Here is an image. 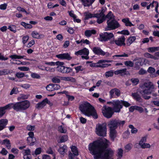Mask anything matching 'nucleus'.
Instances as JSON below:
<instances>
[{"mask_svg": "<svg viewBox=\"0 0 159 159\" xmlns=\"http://www.w3.org/2000/svg\"><path fill=\"white\" fill-rule=\"evenodd\" d=\"M108 141L105 139H97L89 144L88 149L90 153L93 155L94 159H113L114 152L108 148Z\"/></svg>", "mask_w": 159, "mask_h": 159, "instance_id": "nucleus-1", "label": "nucleus"}, {"mask_svg": "<svg viewBox=\"0 0 159 159\" xmlns=\"http://www.w3.org/2000/svg\"><path fill=\"white\" fill-rule=\"evenodd\" d=\"M79 109L82 113L88 117L92 116L94 119L98 118V115L94 107L87 102L80 105Z\"/></svg>", "mask_w": 159, "mask_h": 159, "instance_id": "nucleus-2", "label": "nucleus"}, {"mask_svg": "<svg viewBox=\"0 0 159 159\" xmlns=\"http://www.w3.org/2000/svg\"><path fill=\"white\" fill-rule=\"evenodd\" d=\"M140 87L141 89L140 93L144 99L148 100L151 98L150 96H147L146 94L148 95L152 93V95L154 97L157 96V93H152L154 90V86L152 83L151 82L144 83Z\"/></svg>", "mask_w": 159, "mask_h": 159, "instance_id": "nucleus-3", "label": "nucleus"}, {"mask_svg": "<svg viewBox=\"0 0 159 159\" xmlns=\"http://www.w3.org/2000/svg\"><path fill=\"white\" fill-rule=\"evenodd\" d=\"M30 106V102L27 100L19 101L14 103V110L17 112L23 111L28 109Z\"/></svg>", "mask_w": 159, "mask_h": 159, "instance_id": "nucleus-4", "label": "nucleus"}, {"mask_svg": "<svg viewBox=\"0 0 159 159\" xmlns=\"http://www.w3.org/2000/svg\"><path fill=\"white\" fill-rule=\"evenodd\" d=\"M125 120L113 119L110 120L107 123V126L110 129H116L118 127H123L125 123Z\"/></svg>", "mask_w": 159, "mask_h": 159, "instance_id": "nucleus-5", "label": "nucleus"}, {"mask_svg": "<svg viewBox=\"0 0 159 159\" xmlns=\"http://www.w3.org/2000/svg\"><path fill=\"white\" fill-rule=\"evenodd\" d=\"M96 134L99 136L105 137L107 134V125L105 123L98 124L96 128Z\"/></svg>", "mask_w": 159, "mask_h": 159, "instance_id": "nucleus-6", "label": "nucleus"}, {"mask_svg": "<svg viewBox=\"0 0 159 159\" xmlns=\"http://www.w3.org/2000/svg\"><path fill=\"white\" fill-rule=\"evenodd\" d=\"M102 111L103 116L107 119L111 118L115 113L112 107L106 105L103 106Z\"/></svg>", "mask_w": 159, "mask_h": 159, "instance_id": "nucleus-7", "label": "nucleus"}, {"mask_svg": "<svg viewBox=\"0 0 159 159\" xmlns=\"http://www.w3.org/2000/svg\"><path fill=\"white\" fill-rule=\"evenodd\" d=\"M107 26L105 28L106 30H115L120 26L119 22L115 19L107 20Z\"/></svg>", "mask_w": 159, "mask_h": 159, "instance_id": "nucleus-8", "label": "nucleus"}, {"mask_svg": "<svg viewBox=\"0 0 159 159\" xmlns=\"http://www.w3.org/2000/svg\"><path fill=\"white\" fill-rule=\"evenodd\" d=\"M108 104H111L112 107V108L115 113H119L121 110L123 108L120 100H117L113 101L112 102H107Z\"/></svg>", "mask_w": 159, "mask_h": 159, "instance_id": "nucleus-9", "label": "nucleus"}, {"mask_svg": "<svg viewBox=\"0 0 159 159\" xmlns=\"http://www.w3.org/2000/svg\"><path fill=\"white\" fill-rule=\"evenodd\" d=\"M98 38L99 41L101 42H107L114 37V35L113 33L108 32H104L101 33L99 34Z\"/></svg>", "mask_w": 159, "mask_h": 159, "instance_id": "nucleus-10", "label": "nucleus"}, {"mask_svg": "<svg viewBox=\"0 0 159 159\" xmlns=\"http://www.w3.org/2000/svg\"><path fill=\"white\" fill-rule=\"evenodd\" d=\"M107 9L106 7H102L101 10H99L98 11L99 13L95 14L96 18H97L96 22L99 24H100L103 22L102 19L104 18V17L105 15L104 14L105 12L106 11Z\"/></svg>", "mask_w": 159, "mask_h": 159, "instance_id": "nucleus-11", "label": "nucleus"}, {"mask_svg": "<svg viewBox=\"0 0 159 159\" xmlns=\"http://www.w3.org/2000/svg\"><path fill=\"white\" fill-rule=\"evenodd\" d=\"M125 38L124 36L122 35L121 37L119 38L117 40H113L111 42V43L113 44L115 43L117 46H125L126 44L125 43Z\"/></svg>", "mask_w": 159, "mask_h": 159, "instance_id": "nucleus-12", "label": "nucleus"}, {"mask_svg": "<svg viewBox=\"0 0 159 159\" xmlns=\"http://www.w3.org/2000/svg\"><path fill=\"white\" fill-rule=\"evenodd\" d=\"M56 57L61 60H66L68 61H70L72 59V57L68 53L57 54L56 55Z\"/></svg>", "mask_w": 159, "mask_h": 159, "instance_id": "nucleus-13", "label": "nucleus"}, {"mask_svg": "<svg viewBox=\"0 0 159 159\" xmlns=\"http://www.w3.org/2000/svg\"><path fill=\"white\" fill-rule=\"evenodd\" d=\"M92 51L96 55L104 56L105 54V52L103 51L100 47H94L93 48Z\"/></svg>", "mask_w": 159, "mask_h": 159, "instance_id": "nucleus-14", "label": "nucleus"}, {"mask_svg": "<svg viewBox=\"0 0 159 159\" xmlns=\"http://www.w3.org/2000/svg\"><path fill=\"white\" fill-rule=\"evenodd\" d=\"M50 103V101L48 100L47 98H46L41 102L38 103L36 106V108L39 109H42L43 108L47 103L49 104Z\"/></svg>", "mask_w": 159, "mask_h": 159, "instance_id": "nucleus-15", "label": "nucleus"}, {"mask_svg": "<svg viewBox=\"0 0 159 159\" xmlns=\"http://www.w3.org/2000/svg\"><path fill=\"white\" fill-rule=\"evenodd\" d=\"M8 123V121L7 119H2L0 120V131L6 128Z\"/></svg>", "mask_w": 159, "mask_h": 159, "instance_id": "nucleus-16", "label": "nucleus"}, {"mask_svg": "<svg viewBox=\"0 0 159 159\" xmlns=\"http://www.w3.org/2000/svg\"><path fill=\"white\" fill-rule=\"evenodd\" d=\"M114 93L117 97H119L120 95V90L117 88H115L111 89L109 93L111 98L113 97Z\"/></svg>", "mask_w": 159, "mask_h": 159, "instance_id": "nucleus-17", "label": "nucleus"}, {"mask_svg": "<svg viewBox=\"0 0 159 159\" xmlns=\"http://www.w3.org/2000/svg\"><path fill=\"white\" fill-rule=\"evenodd\" d=\"M109 136L111 141H114L116 137L117 131L116 129H109Z\"/></svg>", "mask_w": 159, "mask_h": 159, "instance_id": "nucleus-18", "label": "nucleus"}, {"mask_svg": "<svg viewBox=\"0 0 159 159\" xmlns=\"http://www.w3.org/2000/svg\"><path fill=\"white\" fill-rule=\"evenodd\" d=\"M132 96L133 97L134 99L136 101L139 102H143V99L141 98L140 95L137 92L133 93L132 94Z\"/></svg>", "mask_w": 159, "mask_h": 159, "instance_id": "nucleus-19", "label": "nucleus"}, {"mask_svg": "<svg viewBox=\"0 0 159 159\" xmlns=\"http://www.w3.org/2000/svg\"><path fill=\"white\" fill-rule=\"evenodd\" d=\"M67 147L66 145H64L63 146L60 147L58 151L59 153L63 155L67 151Z\"/></svg>", "mask_w": 159, "mask_h": 159, "instance_id": "nucleus-20", "label": "nucleus"}, {"mask_svg": "<svg viewBox=\"0 0 159 159\" xmlns=\"http://www.w3.org/2000/svg\"><path fill=\"white\" fill-rule=\"evenodd\" d=\"M32 36L33 38L37 39L42 38L44 36L43 34H39L36 31H34L32 32Z\"/></svg>", "mask_w": 159, "mask_h": 159, "instance_id": "nucleus-21", "label": "nucleus"}, {"mask_svg": "<svg viewBox=\"0 0 159 159\" xmlns=\"http://www.w3.org/2000/svg\"><path fill=\"white\" fill-rule=\"evenodd\" d=\"M96 31L94 30H87L84 32V34L88 37H90L92 34H96Z\"/></svg>", "mask_w": 159, "mask_h": 159, "instance_id": "nucleus-22", "label": "nucleus"}, {"mask_svg": "<svg viewBox=\"0 0 159 159\" xmlns=\"http://www.w3.org/2000/svg\"><path fill=\"white\" fill-rule=\"evenodd\" d=\"M84 15L85 16L84 20H88L92 17H96L95 14H92L88 12H85Z\"/></svg>", "mask_w": 159, "mask_h": 159, "instance_id": "nucleus-23", "label": "nucleus"}, {"mask_svg": "<svg viewBox=\"0 0 159 159\" xmlns=\"http://www.w3.org/2000/svg\"><path fill=\"white\" fill-rule=\"evenodd\" d=\"M2 145H6V147L8 149L11 148V145L10 141L8 139H6L3 140L1 142Z\"/></svg>", "mask_w": 159, "mask_h": 159, "instance_id": "nucleus-24", "label": "nucleus"}, {"mask_svg": "<svg viewBox=\"0 0 159 159\" xmlns=\"http://www.w3.org/2000/svg\"><path fill=\"white\" fill-rule=\"evenodd\" d=\"M122 21L125 23V25L126 26L131 27L134 25L129 21V19L128 18L123 19L122 20Z\"/></svg>", "mask_w": 159, "mask_h": 159, "instance_id": "nucleus-25", "label": "nucleus"}, {"mask_svg": "<svg viewBox=\"0 0 159 159\" xmlns=\"http://www.w3.org/2000/svg\"><path fill=\"white\" fill-rule=\"evenodd\" d=\"M136 38L135 36L129 37L126 40V45L129 46L136 40Z\"/></svg>", "mask_w": 159, "mask_h": 159, "instance_id": "nucleus-26", "label": "nucleus"}, {"mask_svg": "<svg viewBox=\"0 0 159 159\" xmlns=\"http://www.w3.org/2000/svg\"><path fill=\"white\" fill-rule=\"evenodd\" d=\"M70 148L71 149V151L72 152V153H73L74 155H75V156H77L79 155V152L77 147L75 146L72 145Z\"/></svg>", "mask_w": 159, "mask_h": 159, "instance_id": "nucleus-27", "label": "nucleus"}, {"mask_svg": "<svg viewBox=\"0 0 159 159\" xmlns=\"http://www.w3.org/2000/svg\"><path fill=\"white\" fill-rule=\"evenodd\" d=\"M112 16L114 17L112 11H109L106 15L104 17V18L102 19L103 22L107 18L109 19L108 20H112L111 19L112 18Z\"/></svg>", "mask_w": 159, "mask_h": 159, "instance_id": "nucleus-28", "label": "nucleus"}, {"mask_svg": "<svg viewBox=\"0 0 159 159\" xmlns=\"http://www.w3.org/2000/svg\"><path fill=\"white\" fill-rule=\"evenodd\" d=\"M144 56L146 58L152 59L155 60H158V58L157 57L153 56L148 52H146L144 54Z\"/></svg>", "mask_w": 159, "mask_h": 159, "instance_id": "nucleus-29", "label": "nucleus"}, {"mask_svg": "<svg viewBox=\"0 0 159 159\" xmlns=\"http://www.w3.org/2000/svg\"><path fill=\"white\" fill-rule=\"evenodd\" d=\"M2 74L3 75H6L9 74H11L14 73L13 71L11 69H4L2 70Z\"/></svg>", "mask_w": 159, "mask_h": 159, "instance_id": "nucleus-30", "label": "nucleus"}, {"mask_svg": "<svg viewBox=\"0 0 159 159\" xmlns=\"http://www.w3.org/2000/svg\"><path fill=\"white\" fill-rule=\"evenodd\" d=\"M148 51L149 52H154L159 51V47H149L147 48Z\"/></svg>", "mask_w": 159, "mask_h": 159, "instance_id": "nucleus-31", "label": "nucleus"}, {"mask_svg": "<svg viewBox=\"0 0 159 159\" xmlns=\"http://www.w3.org/2000/svg\"><path fill=\"white\" fill-rule=\"evenodd\" d=\"M14 103H10L8 104L4 107H3V108L5 111L7 109H10L13 108L14 110Z\"/></svg>", "mask_w": 159, "mask_h": 159, "instance_id": "nucleus-32", "label": "nucleus"}, {"mask_svg": "<svg viewBox=\"0 0 159 159\" xmlns=\"http://www.w3.org/2000/svg\"><path fill=\"white\" fill-rule=\"evenodd\" d=\"M68 139V137L67 135H63L60 138V140L58 141V143H64Z\"/></svg>", "mask_w": 159, "mask_h": 159, "instance_id": "nucleus-33", "label": "nucleus"}, {"mask_svg": "<svg viewBox=\"0 0 159 159\" xmlns=\"http://www.w3.org/2000/svg\"><path fill=\"white\" fill-rule=\"evenodd\" d=\"M20 25L27 29H31L32 27V25L30 24L24 22H21Z\"/></svg>", "mask_w": 159, "mask_h": 159, "instance_id": "nucleus-34", "label": "nucleus"}, {"mask_svg": "<svg viewBox=\"0 0 159 159\" xmlns=\"http://www.w3.org/2000/svg\"><path fill=\"white\" fill-rule=\"evenodd\" d=\"M28 135L29 136L27 138V141L30 142V139L34 138V134L33 132L30 131L28 133Z\"/></svg>", "mask_w": 159, "mask_h": 159, "instance_id": "nucleus-35", "label": "nucleus"}, {"mask_svg": "<svg viewBox=\"0 0 159 159\" xmlns=\"http://www.w3.org/2000/svg\"><path fill=\"white\" fill-rule=\"evenodd\" d=\"M123 150L121 148H119L117 152V156L118 157L117 159H120L123 156Z\"/></svg>", "mask_w": 159, "mask_h": 159, "instance_id": "nucleus-36", "label": "nucleus"}, {"mask_svg": "<svg viewBox=\"0 0 159 159\" xmlns=\"http://www.w3.org/2000/svg\"><path fill=\"white\" fill-rule=\"evenodd\" d=\"M121 104L123 107L124 106L126 107H128L131 105L127 101L123 100H120Z\"/></svg>", "mask_w": 159, "mask_h": 159, "instance_id": "nucleus-37", "label": "nucleus"}, {"mask_svg": "<svg viewBox=\"0 0 159 159\" xmlns=\"http://www.w3.org/2000/svg\"><path fill=\"white\" fill-rule=\"evenodd\" d=\"M58 130L59 132L62 133H65L66 131V129L62 125L58 126Z\"/></svg>", "mask_w": 159, "mask_h": 159, "instance_id": "nucleus-38", "label": "nucleus"}, {"mask_svg": "<svg viewBox=\"0 0 159 159\" xmlns=\"http://www.w3.org/2000/svg\"><path fill=\"white\" fill-rule=\"evenodd\" d=\"M129 127L131 129V132L132 134H136L137 132L138 129L136 128H134L133 125H129Z\"/></svg>", "mask_w": 159, "mask_h": 159, "instance_id": "nucleus-39", "label": "nucleus"}, {"mask_svg": "<svg viewBox=\"0 0 159 159\" xmlns=\"http://www.w3.org/2000/svg\"><path fill=\"white\" fill-rule=\"evenodd\" d=\"M82 55H89V50L88 49L86 48H84L83 49H81Z\"/></svg>", "mask_w": 159, "mask_h": 159, "instance_id": "nucleus-40", "label": "nucleus"}, {"mask_svg": "<svg viewBox=\"0 0 159 159\" xmlns=\"http://www.w3.org/2000/svg\"><path fill=\"white\" fill-rule=\"evenodd\" d=\"M72 71V69L70 67H65L64 69L63 70V73H69L71 72Z\"/></svg>", "mask_w": 159, "mask_h": 159, "instance_id": "nucleus-41", "label": "nucleus"}, {"mask_svg": "<svg viewBox=\"0 0 159 159\" xmlns=\"http://www.w3.org/2000/svg\"><path fill=\"white\" fill-rule=\"evenodd\" d=\"M130 81L132 82L133 85H136L139 82V80L137 78H132L130 79Z\"/></svg>", "mask_w": 159, "mask_h": 159, "instance_id": "nucleus-42", "label": "nucleus"}, {"mask_svg": "<svg viewBox=\"0 0 159 159\" xmlns=\"http://www.w3.org/2000/svg\"><path fill=\"white\" fill-rule=\"evenodd\" d=\"M124 63L127 66L132 67L134 66L133 62L131 61H126L124 62Z\"/></svg>", "mask_w": 159, "mask_h": 159, "instance_id": "nucleus-43", "label": "nucleus"}, {"mask_svg": "<svg viewBox=\"0 0 159 159\" xmlns=\"http://www.w3.org/2000/svg\"><path fill=\"white\" fill-rule=\"evenodd\" d=\"M113 74L114 73L113 70H111L107 71L105 73V76L106 77H112L113 75Z\"/></svg>", "mask_w": 159, "mask_h": 159, "instance_id": "nucleus-44", "label": "nucleus"}, {"mask_svg": "<svg viewBox=\"0 0 159 159\" xmlns=\"http://www.w3.org/2000/svg\"><path fill=\"white\" fill-rule=\"evenodd\" d=\"M35 128V126L34 125H28L26 127V129L28 131H31L34 130Z\"/></svg>", "mask_w": 159, "mask_h": 159, "instance_id": "nucleus-45", "label": "nucleus"}, {"mask_svg": "<svg viewBox=\"0 0 159 159\" xmlns=\"http://www.w3.org/2000/svg\"><path fill=\"white\" fill-rule=\"evenodd\" d=\"M16 76L18 78H20L25 77V75L23 73L18 72L16 74Z\"/></svg>", "mask_w": 159, "mask_h": 159, "instance_id": "nucleus-46", "label": "nucleus"}, {"mask_svg": "<svg viewBox=\"0 0 159 159\" xmlns=\"http://www.w3.org/2000/svg\"><path fill=\"white\" fill-rule=\"evenodd\" d=\"M128 54L124 53L122 55H116L113 56V58L114 59H116V57H128Z\"/></svg>", "mask_w": 159, "mask_h": 159, "instance_id": "nucleus-47", "label": "nucleus"}, {"mask_svg": "<svg viewBox=\"0 0 159 159\" xmlns=\"http://www.w3.org/2000/svg\"><path fill=\"white\" fill-rule=\"evenodd\" d=\"M29 38V36L28 35H25L22 38V43L24 44H25L28 41Z\"/></svg>", "mask_w": 159, "mask_h": 159, "instance_id": "nucleus-48", "label": "nucleus"}, {"mask_svg": "<svg viewBox=\"0 0 159 159\" xmlns=\"http://www.w3.org/2000/svg\"><path fill=\"white\" fill-rule=\"evenodd\" d=\"M141 148L143 149L149 148L150 147V145L149 143H143L141 145H139Z\"/></svg>", "mask_w": 159, "mask_h": 159, "instance_id": "nucleus-49", "label": "nucleus"}, {"mask_svg": "<svg viewBox=\"0 0 159 159\" xmlns=\"http://www.w3.org/2000/svg\"><path fill=\"white\" fill-rule=\"evenodd\" d=\"M31 76L34 79H39L40 78V76L39 74L35 73H32L31 74Z\"/></svg>", "mask_w": 159, "mask_h": 159, "instance_id": "nucleus-50", "label": "nucleus"}, {"mask_svg": "<svg viewBox=\"0 0 159 159\" xmlns=\"http://www.w3.org/2000/svg\"><path fill=\"white\" fill-rule=\"evenodd\" d=\"M53 84H50L48 85L46 87V89L49 91H54Z\"/></svg>", "mask_w": 159, "mask_h": 159, "instance_id": "nucleus-51", "label": "nucleus"}, {"mask_svg": "<svg viewBox=\"0 0 159 159\" xmlns=\"http://www.w3.org/2000/svg\"><path fill=\"white\" fill-rule=\"evenodd\" d=\"M46 153L49 154H51L52 155L55 154V153L53 152L52 148L50 147L46 150Z\"/></svg>", "mask_w": 159, "mask_h": 159, "instance_id": "nucleus-52", "label": "nucleus"}, {"mask_svg": "<svg viewBox=\"0 0 159 159\" xmlns=\"http://www.w3.org/2000/svg\"><path fill=\"white\" fill-rule=\"evenodd\" d=\"M147 136H145L142 138L139 141V145H140L146 141Z\"/></svg>", "mask_w": 159, "mask_h": 159, "instance_id": "nucleus-53", "label": "nucleus"}, {"mask_svg": "<svg viewBox=\"0 0 159 159\" xmlns=\"http://www.w3.org/2000/svg\"><path fill=\"white\" fill-rule=\"evenodd\" d=\"M6 111L4 110L3 107H0V118L4 115Z\"/></svg>", "mask_w": 159, "mask_h": 159, "instance_id": "nucleus-54", "label": "nucleus"}, {"mask_svg": "<svg viewBox=\"0 0 159 159\" xmlns=\"http://www.w3.org/2000/svg\"><path fill=\"white\" fill-rule=\"evenodd\" d=\"M95 0H86L85 4V6L89 7L95 1Z\"/></svg>", "mask_w": 159, "mask_h": 159, "instance_id": "nucleus-55", "label": "nucleus"}, {"mask_svg": "<svg viewBox=\"0 0 159 159\" xmlns=\"http://www.w3.org/2000/svg\"><path fill=\"white\" fill-rule=\"evenodd\" d=\"M155 69L154 68L151 66L149 67L147 70V71L148 73L151 74L154 73L155 72Z\"/></svg>", "mask_w": 159, "mask_h": 159, "instance_id": "nucleus-56", "label": "nucleus"}, {"mask_svg": "<svg viewBox=\"0 0 159 159\" xmlns=\"http://www.w3.org/2000/svg\"><path fill=\"white\" fill-rule=\"evenodd\" d=\"M135 110L138 111L140 113H142L143 112L144 109L141 107L136 105Z\"/></svg>", "mask_w": 159, "mask_h": 159, "instance_id": "nucleus-57", "label": "nucleus"}, {"mask_svg": "<svg viewBox=\"0 0 159 159\" xmlns=\"http://www.w3.org/2000/svg\"><path fill=\"white\" fill-rule=\"evenodd\" d=\"M10 31L15 33L16 32V27L14 25H11L8 26V28Z\"/></svg>", "mask_w": 159, "mask_h": 159, "instance_id": "nucleus-58", "label": "nucleus"}, {"mask_svg": "<svg viewBox=\"0 0 159 159\" xmlns=\"http://www.w3.org/2000/svg\"><path fill=\"white\" fill-rule=\"evenodd\" d=\"M118 33L123 35H129V32L128 30H123L119 32Z\"/></svg>", "mask_w": 159, "mask_h": 159, "instance_id": "nucleus-59", "label": "nucleus"}, {"mask_svg": "<svg viewBox=\"0 0 159 159\" xmlns=\"http://www.w3.org/2000/svg\"><path fill=\"white\" fill-rule=\"evenodd\" d=\"M25 151L24 153H23L24 156H28V155H31V151L30 149H25L24 150Z\"/></svg>", "mask_w": 159, "mask_h": 159, "instance_id": "nucleus-60", "label": "nucleus"}, {"mask_svg": "<svg viewBox=\"0 0 159 159\" xmlns=\"http://www.w3.org/2000/svg\"><path fill=\"white\" fill-rule=\"evenodd\" d=\"M74 68L75 70L76 73H78L80 71H83V69L82 68V66L75 67Z\"/></svg>", "mask_w": 159, "mask_h": 159, "instance_id": "nucleus-61", "label": "nucleus"}, {"mask_svg": "<svg viewBox=\"0 0 159 159\" xmlns=\"http://www.w3.org/2000/svg\"><path fill=\"white\" fill-rule=\"evenodd\" d=\"M42 152L41 148L40 147L36 148L35 151V154L36 155H38L40 154Z\"/></svg>", "mask_w": 159, "mask_h": 159, "instance_id": "nucleus-62", "label": "nucleus"}, {"mask_svg": "<svg viewBox=\"0 0 159 159\" xmlns=\"http://www.w3.org/2000/svg\"><path fill=\"white\" fill-rule=\"evenodd\" d=\"M68 12L71 17H72L73 19L74 18H76V16L75 14H74L73 11H68Z\"/></svg>", "mask_w": 159, "mask_h": 159, "instance_id": "nucleus-63", "label": "nucleus"}, {"mask_svg": "<svg viewBox=\"0 0 159 159\" xmlns=\"http://www.w3.org/2000/svg\"><path fill=\"white\" fill-rule=\"evenodd\" d=\"M147 73V71L143 68H141L138 72L139 74L140 75H144Z\"/></svg>", "mask_w": 159, "mask_h": 159, "instance_id": "nucleus-64", "label": "nucleus"}]
</instances>
